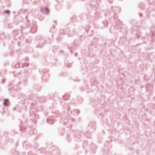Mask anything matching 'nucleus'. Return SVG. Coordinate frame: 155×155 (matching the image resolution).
I'll return each instance as SVG.
<instances>
[{"label": "nucleus", "instance_id": "nucleus-1", "mask_svg": "<svg viewBox=\"0 0 155 155\" xmlns=\"http://www.w3.org/2000/svg\"><path fill=\"white\" fill-rule=\"evenodd\" d=\"M8 100H5L4 102V104L5 105H7L8 104Z\"/></svg>", "mask_w": 155, "mask_h": 155}, {"label": "nucleus", "instance_id": "nucleus-2", "mask_svg": "<svg viewBox=\"0 0 155 155\" xmlns=\"http://www.w3.org/2000/svg\"><path fill=\"white\" fill-rule=\"evenodd\" d=\"M5 12L6 13H7V14H9V11H5Z\"/></svg>", "mask_w": 155, "mask_h": 155}]
</instances>
